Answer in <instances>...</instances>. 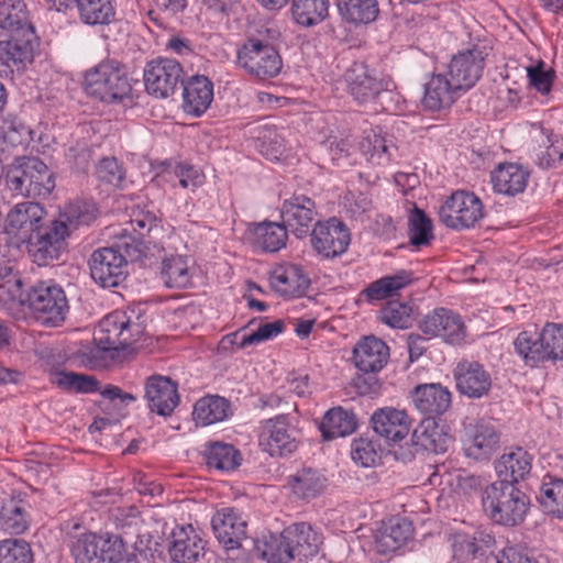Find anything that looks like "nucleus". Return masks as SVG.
Segmentation results:
<instances>
[{"instance_id":"f257e3e1","label":"nucleus","mask_w":563,"mask_h":563,"mask_svg":"<svg viewBox=\"0 0 563 563\" xmlns=\"http://www.w3.org/2000/svg\"><path fill=\"white\" fill-rule=\"evenodd\" d=\"M482 506L493 522L516 527L523 522L530 507V498L517 485L495 481L482 492Z\"/></svg>"},{"instance_id":"f03ea898","label":"nucleus","mask_w":563,"mask_h":563,"mask_svg":"<svg viewBox=\"0 0 563 563\" xmlns=\"http://www.w3.org/2000/svg\"><path fill=\"white\" fill-rule=\"evenodd\" d=\"M5 184L15 196L46 198L55 188L54 173L38 157H19L7 173Z\"/></svg>"},{"instance_id":"7ed1b4c3","label":"nucleus","mask_w":563,"mask_h":563,"mask_svg":"<svg viewBox=\"0 0 563 563\" xmlns=\"http://www.w3.org/2000/svg\"><path fill=\"white\" fill-rule=\"evenodd\" d=\"M85 89L89 96L112 103L130 96L132 79L123 64L106 60L87 71Z\"/></svg>"},{"instance_id":"20e7f679","label":"nucleus","mask_w":563,"mask_h":563,"mask_svg":"<svg viewBox=\"0 0 563 563\" xmlns=\"http://www.w3.org/2000/svg\"><path fill=\"white\" fill-rule=\"evenodd\" d=\"M141 334L139 323L132 322L124 312L114 311L99 322L93 341L99 351L112 352L131 346Z\"/></svg>"},{"instance_id":"39448f33","label":"nucleus","mask_w":563,"mask_h":563,"mask_svg":"<svg viewBox=\"0 0 563 563\" xmlns=\"http://www.w3.org/2000/svg\"><path fill=\"white\" fill-rule=\"evenodd\" d=\"M238 64L250 76L262 80L277 76L283 67L276 48L255 37L249 38L238 51Z\"/></svg>"},{"instance_id":"423d86ee","label":"nucleus","mask_w":563,"mask_h":563,"mask_svg":"<svg viewBox=\"0 0 563 563\" xmlns=\"http://www.w3.org/2000/svg\"><path fill=\"white\" fill-rule=\"evenodd\" d=\"M27 302L43 324L58 325L68 311L64 290L48 280L38 282L27 294Z\"/></svg>"},{"instance_id":"0eeeda50","label":"nucleus","mask_w":563,"mask_h":563,"mask_svg":"<svg viewBox=\"0 0 563 563\" xmlns=\"http://www.w3.org/2000/svg\"><path fill=\"white\" fill-rule=\"evenodd\" d=\"M484 216L483 203L473 192L457 190L440 207V221L454 230L468 229Z\"/></svg>"},{"instance_id":"6e6552de","label":"nucleus","mask_w":563,"mask_h":563,"mask_svg":"<svg viewBox=\"0 0 563 563\" xmlns=\"http://www.w3.org/2000/svg\"><path fill=\"white\" fill-rule=\"evenodd\" d=\"M344 79L350 95L358 103L375 101L395 88L390 78H377L362 62L353 63L346 69Z\"/></svg>"},{"instance_id":"1a4fd4ad","label":"nucleus","mask_w":563,"mask_h":563,"mask_svg":"<svg viewBox=\"0 0 563 563\" xmlns=\"http://www.w3.org/2000/svg\"><path fill=\"white\" fill-rule=\"evenodd\" d=\"M36 46L32 25L22 31H13L8 41H0V74L23 70L32 62Z\"/></svg>"},{"instance_id":"9d476101","label":"nucleus","mask_w":563,"mask_h":563,"mask_svg":"<svg viewBox=\"0 0 563 563\" xmlns=\"http://www.w3.org/2000/svg\"><path fill=\"white\" fill-rule=\"evenodd\" d=\"M181 65L170 58H157L147 63L144 69V85L150 95L167 98L175 93L183 81Z\"/></svg>"},{"instance_id":"9b49d317","label":"nucleus","mask_w":563,"mask_h":563,"mask_svg":"<svg viewBox=\"0 0 563 563\" xmlns=\"http://www.w3.org/2000/svg\"><path fill=\"white\" fill-rule=\"evenodd\" d=\"M487 56L486 46L481 45H473L454 55L449 64V75L453 87L460 91L471 89L482 77Z\"/></svg>"},{"instance_id":"f8f14e48","label":"nucleus","mask_w":563,"mask_h":563,"mask_svg":"<svg viewBox=\"0 0 563 563\" xmlns=\"http://www.w3.org/2000/svg\"><path fill=\"white\" fill-rule=\"evenodd\" d=\"M66 229L60 223L42 227L29 236V253L38 266L57 261L66 250Z\"/></svg>"},{"instance_id":"ddd939ff","label":"nucleus","mask_w":563,"mask_h":563,"mask_svg":"<svg viewBox=\"0 0 563 563\" xmlns=\"http://www.w3.org/2000/svg\"><path fill=\"white\" fill-rule=\"evenodd\" d=\"M91 278L103 288L119 286L126 277V260L117 247H100L89 260Z\"/></svg>"},{"instance_id":"4468645a","label":"nucleus","mask_w":563,"mask_h":563,"mask_svg":"<svg viewBox=\"0 0 563 563\" xmlns=\"http://www.w3.org/2000/svg\"><path fill=\"white\" fill-rule=\"evenodd\" d=\"M310 236L312 247L324 257L343 254L351 242L349 229L336 218L317 222Z\"/></svg>"},{"instance_id":"2eb2a0df","label":"nucleus","mask_w":563,"mask_h":563,"mask_svg":"<svg viewBox=\"0 0 563 563\" xmlns=\"http://www.w3.org/2000/svg\"><path fill=\"white\" fill-rule=\"evenodd\" d=\"M419 329L424 335L441 336L450 344H460L466 336V327L461 317L445 308H437L424 316L419 322Z\"/></svg>"},{"instance_id":"dca6fc26","label":"nucleus","mask_w":563,"mask_h":563,"mask_svg":"<svg viewBox=\"0 0 563 563\" xmlns=\"http://www.w3.org/2000/svg\"><path fill=\"white\" fill-rule=\"evenodd\" d=\"M317 216L314 201L305 195L291 196L280 208L282 222L299 239L309 234Z\"/></svg>"},{"instance_id":"f3484780","label":"nucleus","mask_w":563,"mask_h":563,"mask_svg":"<svg viewBox=\"0 0 563 563\" xmlns=\"http://www.w3.org/2000/svg\"><path fill=\"white\" fill-rule=\"evenodd\" d=\"M260 445L271 456H287L298 448L296 430L289 427L284 416L269 419L260 435Z\"/></svg>"},{"instance_id":"a211bd4d","label":"nucleus","mask_w":563,"mask_h":563,"mask_svg":"<svg viewBox=\"0 0 563 563\" xmlns=\"http://www.w3.org/2000/svg\"><path fill=\"white\" fill-rule=\"evenodd\" d=\"M145 398L152 412L170 416L179 404L177 384L168 376L152 375L145 382Z\"/></svg>"},{"instance_id":"6ab92c4d","label":"nucleus","mask_w":563,"mask_h":563,"mask_svg":"<svg viewBox=\"0 0 563 563\" xmlns=\"http://www.w3.org/2000/svg\"><path fill=\"white\" fill-rule=\"evenodd\" d=\"M213 533L218 541L228 550L241 547L246 538L247 523L233 508L218 510L211 520Z\"/></svg>"},{"instance_id":"aec40b11","label":"nucleus","mask_w":563,"mask_h":563,"mask_svg":"<svg viewBox=\"0 0 563 563\" xmlns=\"http://www.w3.org/2000/svg\"><path fill=\"white\" fill-rule=\"evenodd\" d=\"M456 388L461 395L468 398H482L492 388V378L477 362L462 361L454 369Z\"/></svg>"},{"instance_id":"412c9836","label":"nucleus","mask_w":563,"mask_h":563,"mask_svg":"<svg viewBox=\"0 0 563 563\" xmlns=\"http://www.w3.org/2000/svg\"><path fill=\"white\" fill-rule=\"evenodd\" d=\"M499 433L484 420L470 424L465 430L464 450L475 460L488 459L498 448Z\"/></svg>"},{"instance_id":"4be33fe9","label":"nucleus","mask_w":563,"mask_h":563,"mask_svg":"<svg viewBox=\"0 0 563 563\" xmlns=\"http://www.w3.org/2000/svg\"><path fill=\"white\" fill-rule=\"evenodd\" d=\"M388 360V345L374 335L363 338L353 349L354 364L364 374H374L382 371Z\"/></svg>"},{"instance_id":"5701e85b","label":"nucleus","mask_w":563,"mask_h":563,"mask_svg":"<svg viewBox=\"0 0 563 563\" xmlns=\"http://www.w3.org/2000/svg\"><path fill=\"white\" fill-rule=\"evenodd\" d=\"M371 421L375 433L385 439L388 444L401 441L410 431V419L402 410L379 409L374 412Z\"/></svg>"},{"instance_id":"b1692460","label":"nucleus","mask_w":563,"mask_h":563,"mask_svg":"<svg viewBox=\"0 0 563 563\" xmlns=\"http://www.w3.org/2000/svg\"><path fill=\"white\" fill-rule=\"evenodd\" d=\"M529 178V170L516 163L499 164L490 173L494 191L509 197L523 192Z\"/></svg>"},{"instance_id":"393cba45","label":"nucleus","mask_w":563,"mask_h":563,"mask_svg":"<svg viewBox=\"0 0 563 563\" xmlns=\"http://www.w3.org/2000/svg\"><path fill=\"white\" fill-rule=\"evenodd\" d=\"M416 408L427 418L443 415L451 406V393L440 384H424L412 391Z\"/></svg>"},{"instance_id":"a878e982","label":"nucleus","mask_w":563,"mask_h":563,"mask_svg":"<svg viewBox=\"0 0 563 563\" xmlns=\"http://www.w3.org/2000/svg\"><path fill=\"white\" fill-rule=\"evenodd\" d=\"M285 531L291 560L297 558L302 561L318 554L322 543L321 536L309 523H294L285 528Z\"/></svg>"},{"instance_id":"bb28decb","label":"nucleus","mask_w":563,"mask_h":563,"mask_svg":"<svg viewBox=\"0 0 563 563\" xmlns=\"http://www.w3.org/2000/svg\"><path fill=\"white\" fill-rule=\"evenodd\" d=\"M184 87V109L187 113L200 117L213 100V84L203 75L191 76Z\"/></svg>"},{"instance_id":"cd10ccee","label":"nucleus","mask_w":563,"mask_h":563,"mask_svg":"<svg viewBox=\"0 0 563 563\" xmlns=\"http://www.w3.org/2000/svg\"><path fill=\"white\" fill-rule=\"evenodd\" d=\"M205 543L192 527H178L172 533L169 554L176 563H192L203 554Z\"/></svg>"},{"instance_id":"c85d7f7f","label":"nucleus","mask_w":563,"mask_h":563,"mask_svg":"<svg viewBox=\"0 0 563 563\" xmlns=\"http://www.w3.org/2000/svg\"><path fill=\"white\" fill-rule=\"evenodd\" d=\"M269 283L282 296L300 297L308 289L310 279L299 265L290 264L276 267L271 273Z\"/></svg>"},{"instance_id":"c756f323","label":"nucleus","mask_w":563,"mask_h":563,"mask_svg":"<svg viewBox=\"0 0 563 563\" xmlns=\"http://www.w3.org/2000/svg\"><path fill=\"white\" fill-rule=\"evenodd\" d=\"M532 468V456L522 448H516L504 453L495 462V471L498 481H506L517 485L530 474Z\"/></svg>"},{"instance_id":"7c9ffc66","label":"nucleus","mask_w":563,"mask_h":563,"mask_svg":"<svg viewBox=\"0 0 563 563\" xmlns=\"http://www.w3.org/2000/svg\"><path fill=\"white\" fill-rule=\"evenodd\" d=\"M45 213L44 208L37 202L16 203L7 216L5 228L10 232L22 231L24 235L30 236L31 233L43 227L40 223Z\"/></svg>"},{"instance_id":"2f4dec72","label":"nucleus","mask_w":563,"mask_h":563,"mask_svg":"<svg viewBox=\"0 0 563 563\" xmlns=\"http://www.w3.org/2000/svg\"><path fill=\"white\" fill-rule=\"evenodd\" d=\"M452 84V80L444 75H432L424 85L423 106L432 111L449 108L455 101L460 91Z\"/></svg>"},{"instance_id":"473e14b6","label":"nucleus","mask_w":563,"mask_h":563,"mask_svg":"<svg viewBox=\"0 0 563 563\" xmlns=\"http://www.w3.org/2000/svg\"><path fill=\"white\" fill-rule=\"evenodd\" d=\"M97 217L98 208L93 201L75 200L67 203L58 219L53 220V222L63 224L66 229V235L69 236L79 228L90 225Z\"/></svg>"},{"instance_id":"72a5a7b5","label":"nucleus","mask_w":563,"mask_h":563,"mask_svg":"<svg viewBox=\"0 0 563 563\" xmlns=\"http://www.w3.org/2000/svg\"><path fill=\"white\" fill-rule=\"evenodd\" d=\"M411 440L416 446L433 453L445 452L451 442L449 434L433 418L423 419L413 430Z\"/></svg>"},{"instance_id":"f704fd0d","label":"nucleus","mask_w":563,"mask_h":563,"mask_svg":"<svg viewBox=\"0 0 563 563\" xmlns=\"http://www.w3.org/2000/svg\"><path fill=\"white\" fill-rule=\"evenodd\" d=\"M413 533L411 522L406 518H391L376 534L382 553L394 552L402 547Z\"/></svg>"},{"instance_id":"c9c22d12","label":"nucleus","mask_w":563,"mask_h":563,"mask_svg":"<svg viewBox=\"0 0 563 563\" xmlns=\"http://www.w3.org/2000/svg\"><path fill=\"white\" fill-rule=\"evenodd\" d=\"M356 427L355 415L336 407L325 412L319 428L324 440H333L350 435L356 430Z\"/></svg>"},{"instance_id":"e433bc0d","label":"nucleus","mask_w":563,"mask_h":563,"mask_svg":"<svg viewBox=\"0 0 563 563\" xmlns=\"http://www.w3.org/2000/svg\"><path fill=\"white\" fill-rule=\"evenodd\" d=\"M412 280V273L401 269L394 275H387L371 283L362 291V295L365 296L368 301L387 299L397 295L400 289L410 285Z\"/></svg>"},{"instance_id":"4c0bfd02","label":"nucleus","mask_w":563,"mask_h":563,"mask_svg":"<svg viewBox=\"0 0 563 563\" xmlns=\"http://www.w3.org/2000/svg\"><path fill=\"white\" fill-rule=\"evenodd\" d=\"M285 529L280 533H267L256 539L254 550L268 563H289L291 554Z\"/></svg>"},{"instance_id":"58836bf2","label":"nucleus","mask_w":563,"mask_h":563,"mask_svg":"<svg viewBox=\"0 0 563 563\" xmlns=\"http://www.w3.org/2000/svg\"><path fill=\"white\" fill-rule=\"evenodd\" d=\"M192 415L197 423L209 426L230 417L231 404L224 397L207 396L196 401Z\"/></svg>"},{"instance_id":"ea45409f","label":"nucleus","mask_w":563,"mask_h":563,"mask_svg":"<svg viewBox=\"0 0 563 563\" xmlns=\"http://www.w3.org/2000/svg\"><path fill=\"white\" fill-rule=\"evenodd\" d=\"M336 5L342 19L355 25L369 24L379 14L377 0H336Z\"/></svg>"},{"instance_id":"a19ab883","label":"nucleus","mask_w":563,"mask_h":563,"mask_svg":"<svg viewBox=\"0 0 563 563\" xmlns=\"http://www.w3.org/2000/svg\"><path fill=\"white\" fill-rule=\"evenodd\" d=\"M255 244L265 252H277L285 247L288 239V229L282 222L264 221L253 229Z\"/></svg>"},{"instance_id":"79ce46f5","label":"nucleus","mask_w":563,"mask_h":563,"mask_svg":"<svg viewBox=\"0 0 563 563\" xmlns=\"http://www.w3.org/2000/svg\"><path fill=\"white\" fill-rule=\"evenodd\" d=\"M325 478L312 468H302L288 477L291 492L301 499L317 497L324 488Z\"/></svg>"},{"instance_id":"37998d69","label":"nucleus","mask_w":563,"mask_h":563,"mask_svg":"<svg viewBox=\"0 0 563 563\" xmlns=\"http://www.w3.org/2000/svg\"><path fill=\"white\" fill-rule=\"evenodd\" d=\"M113 0H78L80 20L89 25L109 24L114 19Z\"/></svg>"},{"instance_id":"c03bdc74","label":"nucleus","mask_w":563,"mask_h":563,"mask_svg":"<svg viewBox=\"0 0 563 563\" xmlns=\"http://www.w3.org/2000/svg\"><path fill=\"white\" fill-rule=\"evenodd\" d=\"M52 383L67 391L92 394L100 389L95 376L75 372L57 371L52 374Z\"/></svg>"},{"instance_id":"a18cd8bd","label":"nucleus","mask_w":563,"mask_h":563,"mask_svg":"<svg viewBox=\"0 0 563 563\" xmlns=\"http://www.w3.org/2000/svg\"><path fill=\"white\" fill-rule=\"evenodd\" d=\"M514 345L516 352L529 366H536L548 361V354L545 353L540 333L534 338L530 332L522 331L518 334Z\"/></svg>"},{"instance_id":"49530a36","label":"nucleus","mask_w":563,"mask_h":563,"mask_svg":"<svg viewBox=\"0 0 563 563\" xmlns=\"http://www.w3.org/2000/svg\"><path fill=\"white\" fill-rule=\"evenodd\" d=\"M29 527V518L20 500L9 499L0 509V530L21 534Z\"/></svg>"},{"instance_id":"de8ad7c7","label":"nucleus","mask_w":563,"mask_h":563,"mask_svg":"<svg viewBox=\"0 0 563 563\" xmlns=\"http://www.w3.org/2000/svg\"><path fill=\"white\" fill-rule=\"evenodd\" d=\"M100 550H97L96 563H136L135 554L123 555L125 551V542L121 536L104 533L101 534Z\"/></svg>"},{"instance_id":"09e8293b","label":"nucleus","mask_w":563,"mask_h":563,"mask_svg":"<svg viewBox=\"0 0 563 563\" xmlns=\"http://www.w3.org/2000/svg\"><path fill=\"white\" fill-rule=\"evenodd\" d=\"M205 459L210 467L221 471H231L240 465L241 455L231 444L213 442L205 452Z\"/></svg>"},{"instance_id":"8fccbe9b","label":"nucleus","mask_w":563,"mask_h":563,"mask_svg":"<svg viewBox=\"0 0 563 563\" xmlns=\"http://www.w3.org/2000/svg\"><path fill=\"white\" fill-rule=\"evenodd\" d=\"M291 10L297 23L311 26L325 19L329 0H292Z\"/></svg>"},{"instance_id":"3c124183","label":"nucleus","mask_w":563,"mask_h":563,"mask_svg":"<svg viewBox=\"0 0 563 563\" xmlns=\"http://www.w3.org/2000/svg\"><path fill=\"white\" fill-rule=\"evenodd\" d=\"M27 25L31 24L27 20L26 4L23 0H0V27L22 31Z\"/></svg>"},{"instance_id":"603ef678","label":"nucleus","mask_w":563,"mask_h":563,"mask_svg":"<svg viewBox=\"0 0 563 563\" xmlns=\"http://www.w3.org/2000/svg\"><path fill=\"white\" fill-rule=\"evenodd\" d=\"M101 534L96 532H85L74 538L70 543V554L75 563H96L98 562L96 551L100 550L103 543Z\"/></svg>"},{"instance_id":"864d4df0","label":"nucleus","mask_w":563,"mask_h":563,"mask_svg":"<svg viewBox=\"0 0 563 563\" xmlns=\"http://www.w3.org/2000/svg\"><path fill=\"white\" fill-rule=\"evenodd\" d=\"M391 147L393 145L387 143L386 137L374 130L367 132L360 143L363 155L367 161L377 165L389 162Z\"/></svg>"},{"instance_id":"5fc2aeb1","label":"nucleus","mask_w":563,"mask_h":563,"mask_svg":"<svg viewBox=\"0 0 563 563\" xmlns=\"http://www.w3.org/2000/svg\"><path fill=\"white\" fill-rule=\"evenodd\" d=\"M162 279L169 288H184L190 284L187 261L181 256L167 258L162 264Z\"/></svg>"},{"instance_id":"6e6d98bb","label":"nucleus","mask_w":563,"mask_h":563,"mask_svg":"<svg viewBox=\"0 0 563 563\" xmlns=\"http://www.w3.org/2000/svg\"><path fill=\"white\" fill-rule=\"evenodd\" d=\"M412 308L398 300L388 301L379 311L378 320L394 329H407L411 323Z\"/></svg>"},{"instance_id":"4d7b16f0","label":"nucleus","mask_w":563,"mask_h":563,"mask_svg":"<svg viewBox=\"0 0 563 563\" xmlns=\"http://www.w3.org/2000/svg\"><path fill=\"white\" fill-rule=\"evenodd\" d=\"M539 501L549 514L563 518V479L550 477L542 483Z\"/></svg>"},{"instance_id":"13d9d810","label":"nucleus","mask_w":563,"mask_h":563,"mask_svg":"<svg viewBox=\"0 0 563 563\" xmlns=\"http://www.w3.org/2000/svg\"><path fill=\"white\" fill-rule=\"evenodd\" d=\"M408 234L411 244L416 246L427 245L433 239L431 220L417 207L409 217Z\"/></svg>"},{"instance_id":"bf43d9fd","label":"nucleus","mask_w":563,"mask_h":563,"mask_svg":"<svg viewBox=\"0 0 563 563\" xmlns=\"http://www.w3.org/2000/svg\"><path fill=\"white\" fill-rule=\"evenodd\" d=\"M32 560V550L24 540H0V563H31Z\"/></svg>"},{"instance_id":"052dcab7","label":"nucleus","mask_w":563,"mask_h":563,"mask_svg":"<svg viewBox=\"0 0 563 563\" xmlns=\"http://www.w3.org/2000/svg\"><path fill=\"white\" fill-rule=\"evenodd\" d=\"M548 361H563V325L547 323L540 332Z\"/></svg>"},{"instance_id":"680f3d73","label":"nucleus","mask_w":563,"mask_h":563,"mask_svg":"<svg viewBox=\"0 0 563 563\" xmlns=\"http://www.w3.org/2000/svg\"><path fill=\"white\" fill-rule=\"evenodd\" d=\"M351 456L364 467L373 466L379 459L378 446L373 440L361 437L352 442Z\"/></svg>"},{"instance_id":"e2e57ef3","label":"nucleus","mask_w":563,"mask_h":563,"mask_svg":"<svg viewBox=\"0 0 563 563\" xmlns=\"http://www.w3.org/2000/svg\"><path fill=\"white\" fill-rule=\"evenodd\" d=\"M453 556L462 562L470 561L479 556L481 549L472 536L466 533H455L451 538Z\"/></svg>"},{"instance_id":"0e129e2a","label":"nucleus","mask_w":563,"mask_h":563,"mask_svg":"<svg viewBox=\"0 0 563 563\" xmlns=\"http://www.w3.org/2000/svg\"><path fill=\"white\" fill-rule=\"evenodd\" d=\"M96 175L100 181L115 187L124 179V172L114 157L102 158L96 168Z\"/></svg>"},{"instance_id":"69168bd1","label":"nucleus","mask_w":563,"mask_h":563,"mask_svg":"<svg viewBox=\"0 0 563 563\" xmlns=\"http://www.w3.org/2000/svg\"><path fill=\"white\" fill-rule=\"evenodd\" d=\"M284 328L285 322L280 319L262 324L256 331L243 338L241 346L244 347L246 345L257 344L260 342L273 339L282 333Z\"/></svg>"},{"instance_id":"338daca9","label":"nucleus","mask_w":563,"mask_h":563,"mask_svg":"<svg viewBox=\"0 0 563 563\" xmlns=\"http://www.w3.org/2000/svg\"><path fill=\"white\" fill-rule=\"evenodd\" d=\"M174 174L178 178L179 185L185 189L195 190L205 180V176L197 168L187 164H176Z\"/></svg>"},{"instance_id":"774afa93","label":"nucleus","mask_w":563,"mask_h":563,"mask_svg":"<svg viewBox=\"0 0 563 563\" xmlns=\"http://www.w3.org/2000/svg\"><path fill=\"white\" fill-rule=\"evenodd\" d=\"M111 518L115 527L121 530L137 527L141 522L140 511L134 506L113 509Z\"/></svg>"}]
</instances>
